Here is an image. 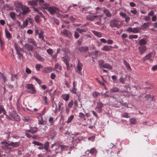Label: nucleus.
<instances>
[{"label":"nucleus","mask_w":157,"mask_h":157,"mask_svg":"<svg viewBox=\"0 0 157 157\" xmlns=\"http://www.w3.org/2000/svg\"><path fill=\"white\" fill-rule=\"evenodd\" d=\"M103 12L107 17H111L112 14L107 9H105L103 10Z\"/></svg>","instance_id":"22"},{"label":"nucleus","mask_w":157,"mask_h":157,"mask_svg":"<svg viewBox=\"0 0 157 157\" xmlns=\"http://www.w3.org/2000/svg\"><path fill=\"white\" fill-rule=\"evenodd\" d=\"M105 62V61L102 60L101 59L98 62V64L99 67L101 68H103V65H104V63Z\"/></svg>","instance_id":"35"},{"label":"nucleus","mask_w":157,"mask_h":157,"mask_svg":"<svg viewBox=\"0 0 157 157\" xmlns=\"http://www.w3.org/2000/svg\"><path fill=\"white\" fill-rule=\"evenodd\" d=\"M139 40V44L140 46H145L147 42V39L146 38H143Z\"/></svg>","instance_id":"11"},{"label":"nucleus","mask_w":157,"mask_h":157,"mask_svg":"<svg viewBox=\"0 0 157 157\" xmlns=\"http://www.w3.org/2000/svg\"><path fill=\"white\" fill-rule=\"evenodd\" d=\"M101 17V15H100V16L98 15H92L91 14L88 15L86 17L87 20L90 21H93L97 17Z\"/></svg>","instance_id":"12"},{"label":"nucleus","mask_w":157,"mask_h":157,"mask_svg":"<svg viewBox=\"0 0 157 157\" xmlns=\"http://www.w3.org/2000/svg\"><path fill=\"white\" fill-rule=\"evenodd\" d=\"M56 135V132L54 131H52L51 133L50 136L51 138L53 139Z\"/></svg>","instance_id":"52"},{"label":"nucleus","mask_w":157,"mask_h":157,"mask_svg":"<svg viewBox=\"0 0 157 157\" xmlns=\"http://www.w3.org/2000/svg\"><path fill=\"white\" fill-rule=\"evenodd\" d=\"M54 146L56 147V150L57 149H59L60 150V151H62L63 148V146L59 145H57L55 143L52 145L51 147L52 148Z\"/></svg>","instance_id":"19"},{"label":"nucleus","mask_w":157,"mask_h":157,"mask_svg":"<svg viewBox=\"0 0 157 157\" xmlns=\"http://www.w3.org/2000/svg\"><path fill=\"white\" fill-rule=\"evenodd\" d=\"M103 104L100 101L97 102V105L95 108V109L99 113H101L102 112V108L103 106Z\"/></svg>","instance_id":"7"},{"label":"nucleus","mask_w":157,"mask_h":157,"mask_svg":"<svg viewBox=\"0 0 157 157\" xmlns=\"http://www.w3.org/2000/svg\"><path fill=\"white\" fill-rule=\"evenodd\" d=\"M79 36V35L77 31L75 32L74 37L75 39H78Z\"/></svg>","instance_id":"63"},{"label":"nucleus","mask_w":157,"mask_h":157,"mask_svg":"<svg viewBox=\"0 0 157 157\" xmlns=\"http://www.w3.org/2000/svg\"><path fill=\"white\" fill-rule=\"evenodd\" d=\"M42 102L44 105H47L48 104V98L46 96L43 97L42 98Z\"/></svg>","instance_id":"30"},{"label":"nucleus","mask_w":157,"mask_h":157,"mask_svg":"<svg viewBox=\"0 0 157 157\" xmlns=\"http://www.w3.org/2000/svg\"><path fill=\"white\" fill-rule=\"evenodd\" d=\"M14 4L17 8H22V4L20 2L16 1L14 2Z\"/></svg>","instance_id":"24"},{"label":"nucleus","mask_w":157,"mask_h":157,"mask_svg":"<svg viewBox=\"0 0 157 157\" xmlns=\"http://www.w3.org/2000/svg\"><path fill=\"white\" fill-rule=\"evenodd\" d=\"M99 94V93L97 92H94L92 93V95L94 98H96Z\"/></svg>","instance_id":"54"},{"label":"nucleus","mask_w":157,"mask_h":157,"mask_svg":"<svg viewBox=\"0 0 157 157\" xmlns=\"http://www.w3.org/2000/svg\"><path fill=\"white\" fill-rule=\"evenodd\" d=\"M152 55V52H150L148 54H147L144 58L143 59L144 61L148 60L149 61H151L152 59H151V57Z\"/></svg>","instance_id":"18"},{"label":"nucleus","mask_w":157,"mask_h":157,"mask_svg":"<svg viewBox=\"0 0 157 157\" xmlns=\"http://www.w3.org/2000/svg\"><path fill=\"white\" fill-rule=\"evenodd\" d=\"M34 19L36 23H39V16L38 15H36L34 18Z\"/></svg>","instance_id":"58"},{"label":"nucleus","mask_w":157,"mask_h":157,"mask_svg":"<svg viewBox=\"0 0 157 157\" xmlns=\"http://www.w3.org/2000/svg\"><path fill=\"white\" fill-rule=\"evenodd\" d=\"M28 23V20L26 19L23 22L22 25L20 26L21 28L23 29L27 25Z\"/></svg>","instance_id":"31"},{"label":"nucleus","mask_w":157,"mask_h":157,"mask_svg":"<svg viewBox=\"0 0 157 157\" xmlns=\"http://www.w3.org/2000/svg\"><path fill=\"white\" fill-rule=\"evenodd\" d=\"M63 51L64 52L65 54L67 55L69 54L70 53V50L67 48H65L63 49Z\"/></svg>","instance_id":"50"},{"label":"nucleus","mask_w":157,"mask_h":157,"mask_svg":"<svg viewBox=\"0 0 157 157\" xmlns=\"http://www.w3.org/2000/svg\"><path fill=\"white\" fill-rule=\"evenodd\" d=\"M22 13L23 14H25L30 11L29 8L25 6L22 8Z\"/></svg>","instance_id":"17"},{"label":"nucleus","mask_w":157,"mask_h":157,"mask_svg":"<svg viewBox=\"0 0 157 157\" xmlns=\"http://www.w3.org/2000/svg\"><path fill=\"white\" fill-rule=\"evenodd\" d=\"M53 70V69L51 67H45L43 69V71L45 73H49Z\"/></svg>","instance_id":"20"},{"label":"nucleus","mask_w":157,"mask_h":157,"mask_svg":"<svg viewBox=\"0 0 157 157\" xmlns=\"http://www.w3.org/2000/svg\"><path fill=\"white\" fill-rule=\"evenodd\" d=\"M119 15L122 17H123L124 18L125 17H126L127 16V15L126 14L123 13L122 12H120L119 13Z\"/></svg>","instance_id":"57"},{"label":"nucleus","mask_w":157,"mask_h":157,"mask_svg":"<svg viewBox=\"0 0 157 157\" xmlns=\"http://www.w3.org/2000/svg\"><path fill=\"white\" fill-rule=\"evenodd\" d=\"M55 68L56 69H58L59 70H61L62 69L61 66L58 63H56L55 64Z\"/></svg>","instance_id":"47"},{"label":"nucleus","mask_w":157,"mask_h":157,"mask_svg":"<svg viewBox=\"0 0 157 157\" xmlns=\"http://www.w3.org/2000/svg\"><path fill=\"white\" fill-rule=\"evenodd\" d=\"M88 48L87 47L82 46L79 48V50L81 52H84L87 51Z\"/></svg>","instance_id":"26"},{"label":"nucleus","mask_w":157,"mask_h":157,"mask_svg":"<svg viewBox=\"0 0 157 157\" xmlns=\"http://www.w3.org/2000/svg\"><path fill=\"white\" fill-rule=\"evenodd\" d=\"M125 80L126 78H123L122 77L120 78L119 79V82L123 84H124V83Z\"/></svg>","instance_id":"48"},{"label":"nucleus","mask_w":157,"mask_h":157,"mask_svg":"<svg viewBox=\"0 0 157 157\" xmlns=\"http://www.w3.org/2000/svg\"><path fill=\"white\" fill-rule=\"evenodd\" d=\"M47 52L50 55H52L53 53V51L52 49L49 48L47 50Z\"/></svg>","instance_id":"56"},{"label":"nucleus","mask_w":157,"mask_h":157,"mask_svg":"<svg viewBox=\"0 0 157 157\" xmlns=\"http://www.w3.org/2000/svg\"><path fill=\"white\" fill-rule=\"evenodd\" d=\"M74 105L76 106L81 108L82 107V102L81 101V99L79 98L78 100H75L74 101Z\"/></svg>","instance_id":"15"},{"label":"nucleus","mask_w":157,"mask_h":157,"mask_svg":"<svg viewBox=\"0 0 157 157\" xmlns=\"http://www.w3.org/2000/svg\"><path fill=\"white\" fill-rule=\"evenodd\" d=\"M25 87L28 90L29 92L30 93L34 94L36 93V90L34 86L32 84H26Z\"/></svg>","instance_id":"3"},{"label":"nucleus","mask_w":157,"mask_h":157,"mask_svg":"<svg viewBox=\"0 0 157 157\" xmlns=\"http://www.w3.org/2000/svg\"><path fill=\"white\" fill-rule=\"evenodd\" d=\"M9 115L10 116L13 118L16 121H19L20 119L19 117L16 112L11 110L9 111Z\"/></svg>","instance_id":"4"},{"label":"nucleus","mask_w":157,"mask_h":157,"mask_svg":"<svg viewBox=\"0 0 157 157\" xmlns=\"http://www.w3.org/2000/svg\"><path fill=\"white\" fill-rule=\"evenodd\" d=\"M49 146V143L48 142H47L44 144V148L46 151H48V150Z\"/></svg>","instance_id":"51"},{"label":"nucleus","mask_w":157,"mask_h":157,"mask_svg":"<svg viewBox=\"0 0 157 157\" xmlns=\"http://www.w3.org/2000/svg\"><path fill=\"white\" fill-rule=\"evenodd\" d=\"M6 112L2 105H0V117L1 118L3 117L4 115H6Z\"/></svg>","instance_id":"14"},{"label":"nucleus","mask_w":157,"mask_h":157,"mask_svg":"<svg viewBox=\"0 0 157 157\" xmlns=\"http://www.w3.org/2000/svg\"><path fill=\"white\" fill-rule=\"evenodd\" d=\"M62 60L65 63L67 66V70H69V58L68 56H65L62 58Z\"/></svg>","instance_id":"9"},{"label":"nucleus","mask_w":157,"mask_h":157,"mask_svg":"<svg viewBox=\"0 0 157 157\" xmlns=\"http://www.w3.org/2000/svg\"><path fill=\"white\" fill-rule=\"evenodd\" d=\"M128 37V35L125 33H123L121 36L123 40V41L124 40V39L127 37Z\"/></svg>","instance_id":"64"},{"label":"nucleus","mask_w":157,"mask_h":157,"mask_svg":"<svg viewBox=\"0 0 157 157\" xmlns=\"http://www.w3.org/2000/svg\"><path fill=\"white\" fill-rule=\"evenodd\" d=\"M49 4H45L44 6H43V8L48 10L51 14H54L56 13L59 11V9L57 7L54 6H50Z\"/></svg>","instance_id":"1"},{"label":"nucleus","mask_w":157,"mask_h":157,"mask_svg":"<svg viewBox=\"0 0 157 157\" xmlns=\"http://www.w3.org/2000/svg\"><path fill=\"white\" fill-rule=\"evenodd\" d=\"M60 33L62 34L67 36L70 39L72 38L71 33L70 31L66 29H64L63 31H61Z\"/></svg>","instance_id":"6"},{"label":"nucleus","mask_w":157,"mask_h":157,"mask_svg":"<svg viewBox=\"0 0 157 157\" xmlns=\"http://www.w3.org/2000/svg\"><path fill=\"white\" fill-rule=\"evenodd\" d=\"M140 28L139 27H129L126 29V31L129 32H132L133 33H140Z\"/></svg>","instance_id":"5"},{"label":"nucleus","mask_w":157,"mask_h":157,"mask_svg":"<svg viewBox=\"0 0 157 157\" xmlns=\"http://www.w3.org/2000/svg\"><path fill=\"white\" fill-rule=\"evenodd\" d=\"M1 144L2 145V147H7L10 146V144L5 141L1 142Z\"/></svg>","instance_id":"33"},{"label":"nucleus","mask_w":157,"mask_h":157,"mask_svg":"<svg viewBox=\"0 0 157 157\" xmlns=\"http://www.w3.org/2000/svg\"><path fill=\"white\" fill-rule=\"evenodd\" d=\"M5 34L6 38L8 40H10L11 38V35L10 33L6 29L5 30Z\"/></svg>","instance_id":"37"},{"label":"nucleus","mask_w":157,"mask_h":157,"mask_svg":"<svg viewBox=\"0 0 157 157\" xmlns=\"http://www.w3.org/2000/svg\"><path fill=\"white\" fill-rule=\"evenodd\" d=\"M25 48L26 49L29 51H32V50L33 48L29 44H26L24 45Z\"/></svg>","instance_id":"32"},{"label":"nucleus","mask_w":157,"mask_h":157,"mask_svg":"<svg viewBox=\"0 0 157 157\" xmlns=\"http://www.w3.org/2000/svg\"><path fill=\"white\" fill-rule=\"evenodd\" d=\"M28 4L31 6H36L37 5V1L36 0H32L28 2Z\"/></svg>","instance_id":"27"},{"label":"nucleus","mask_w":157,"mask_h":157,"mask_svg":"<svg viewBox=\"0 0 157 157\" xmlns=\"http://www.w3.org/2000/svg\"><path fill=\"white\" fill-rule=\"evenodd\" d=\"M95 10H96V11L95 13H92V14H99L100 13V11H101L102 10V9L101 8H100L98 7H96L95 8Z\"/></svg>","instance_id":"41"},{"label":"nucleus","mask_w":157,"mask_h":157,"mask_svg":"<svg viewBox=\"0 0 157 157\" xmlns=\"http://www.w3.org/2000/svg\"><path fill=\"white\" fill-rule=\"evenodd\" d=\"M129 121L130 123L132 124H135L136 123V121L134 118L130 119Z\"/></svg>","instance_id":"39"},{"label":"nucleus","mask_w":157,"mask_h":157,"mask_svg":"<svg viewBox=\"0 0 157 157\" xmlns=\"http://www.w3.org/2000/svg\"><path fill=\"white\" fill-rule=\"evenodd\" d=\"M43 34V31H41L40 33V38L41 39L44 41Z\"/></svg>","instance_id":"59"},{"label":"nucleus","mask_w":157,"mask_h":157,"mask_svg":"<svg viewBox=\"0 0 157 157\" xmlns=\"http://www.w3.org/2000/svg\"><path fill=\"white\" fill-rule=\"evenodd\" d=\"M74 118V116L73 115H71L68 118L66 122L67 124H69L71 122L72 120Z\"/></svg>","instance_id":"38"},{"label":"nucleus","mask_w":157,"mask_h":157,"mask_svg":"<svg viewBox=\"0 0 157 157\" xmlns=\"http://www.w3.org/2000/svg\"><path fill=\"white\" fill-rule=\"evenodd\" d=\"M45 4H48L44 2L43 0H40V6H42L43 7V6H44Z\"/></svg>","instance_id":"60"},{"label":"nucleus","mask_w":157,"mask_h":157,"mask_svg":"<svg viewBox=\"0 0 157 157\" xmlns=\"http://www.w3.org/2000/svg\"><path fill=\"white\" fill-rule=\"evenodd\" d=\"M49 122L50 124L51 125H53L54 124V118L52 117H50L49 119Z\"/></svg>","instance_id":"43"},{"label":"nucleus","mask_w":157,"mask_h":157,"mask_svg":"<svg viewBox=\"0 0 157 157\" xmlns=\"http://www.w3.org/2000/svg\"><path fill=\"white\" fill-rule=\"evenodd\" d=\"M61 96L63 99L65 101H67L69 98V95L68 94H63Z\"/></svg>","instance_id":"23"},{"label":"nucleus","mask_w":157,"mask_h":157,"mask_svg":"<svg viewBox=\"0 0 157 157\" xmlns=\"http://www.w3.org/2000/svg\"><path fill=\"white\" fill-rule=\"evenodd\" d=\"M147 27H148L147 24L145 23L142 25V29L143 30H144Z\"/></svg>","instance_id":"61"},{"label":"nucleus","mask_w":157,"mask_h":157,"mask_svg":"<svg viewBox=\"0 0 157 157\" xmlns=\"http://www.w3.org/2000/svg\"><path fill=\"white\" fill-rule=\"evenodd\" d=\"M121 116L125 118H128L130 116L129 115V113H123Z\"/></svg>","instance_id":"44"},{"label":"nucleus","mask_w":157,"mask_h":157,"mask_svg":"<svg viewBox=\"0 0 157 157\" xmlns=\"http://www.w3.org/2000/svg\"><path fill=\"white\" fill-rule=\"evenodd\" d=\"M103 68L108 69L110 70H112L113 69V67L108 63L104 64Z\"/></svg>","instance_id":"29"},{"label":"nucleus","mask_w":157,"mask_h":157,"mask_svg":"<svg viewBox=\"0 0 157 157\" xmlns=\"http://www.w3.org/2000/svg\"><path fill=\"white\" fill-rule=\"evenodd\" d=\"M37 130V129L36 127H32L28 131L32 133H34Z\"/></svg>","instance_id":"42"},{"label":"nucleus","mask_w":157,"mask_h":157,"mask_svg":"<svg viewBox=\"0 0 157 157\" xmlns=\"http://www.w3.org/2000/svg\"><path fill=\"white\" fill-rule=\"evenodd\" d=\"M138 36L137 35H131L129 36V38L130 39H137L138 38Z\"/></svg>","instance_id":"46"},{"label":"nucleus","mask_w":157,"mask_h":157,"mask_svg":"<svg viewBox=\"0 0 157 157\" xmlns=\"http://www.w3.org/2000/svg\"><path fill=\"white\" fill-rule=\"evenodd\" d=\"M110 91L111 93L120 92L119 88L113 87L110 90Z\"/></svg>","instance_id":"28"},{"label":"nucleus","mask_w":157,"mask_h":157,"mask_svg":"<svg viewBox=\"0 0 157 157\" xmlns=\"http://www.w3.org/2000/svg\"><path fill=\"white\" fill-rule=\"evenodd\" d=\"M146 46H139L138 47V49L140 54H143L146 50Z\"/></svg>","instance_id":"13"},{"label":"nucleus","mask_w":157,"mask_h":157,"mask_svg":"<svg viewBox=\"0 0 157 157\" xmlns=\"http://www.w3.org/2000/svg\"><path fill=\"white\" fill-rule=\"evenodd\" d=\"M52 108H55L54 112L56 113L57 110V106L56 104L55 101H53L52 103Z\"/></svg>","instance_id":"40"},{"label":"nucleus","mask_w":157,"mask_h":157,"mask_svg":"<svg viewBox=\"0 0 157 157\" xmlns=\"http://www.w3.org/2000/svg\"><path fill=\"white\" fill-rule=\"evenodd\" d=\"M113 47L110 46L105 45L102 48H101V50L103 51L108 52L111 51Z\"/></svg>","instance_id":"16"},{"label":"nucleus","mask_w":157,"mask_h":157,"mask_svg":"<svg viewBox=\"0 0 157 157\" xmlns=\"http://www.w3.org/2000/svg\"><path fill=\"white\" fill-rule=\"evenodd\" d=\"M145 98L147 99V101H150L153 100V98L150 95L148 94L145 96Z\"/></svg>","instance_id":"45"},{"label":"nucleus","mask_w":157,"mask_h":157,"mask_svg":"<svg viewBox=\"0 0 157 157\" xmlns=\"http://www.w3.org/2000/svg\"><path fill=\"white\" fill-rule=\"evenodd\" d=\"M130 12L134 15H136L137 13L136 9L135 8H132V9L130 10Z\"/></svg>","instance_id":"49"},{"label":"nucleus","mask_w":157,"mask_h":157,"mask_svg":"<svg viewBox=\"0 0 157 157\" xmlns=\"http://www.w3.org/2000/svg\"><path fill=\"white\" fill-rule=\"evenodd\" d=\"M92 32L95 36L98 37H101L102 36V33L100 32L95 30H92Z\"/></svg>","instance_id":"21"},{"label":"nucleus","mask_w":157,"mask_h":157,"mask_svg":"<svg viewBox=\"0 0 157 157\" xmlns=\"http://www.w3.org/2000/svg\"><path fill=\"white\" fill-rule=\"evenodd\" d=\"M76 30L78 32L80 33H85L87 31V30L86 29H80L79 28L76 29Z\"/></svg>","instance_id":"36"},{"label":"nucleus","mask_w":157,"mask_h":157,"mask_svg":"<svg viewBox=\"0 0 157 157\" xmlns=\"http://www.w3.org/2000/svg\"><path fill=\"white\" fill-rule=\"evenodd\" d=\"M20 144V143L19 142H12L10 144V146H11L13 147H17Z\"/></svg>","instance_id":"25"},{"label":"nucleus","mask_w":157,"mask_h":157,"mask_svg":"<svg viewBox=\"0 0 157 157\" xmlns=\"http://www.w3.org/2000/svg\"><path fill=\"white\" fill-rule=\"evenodd\" d=\"M73 104V101L72 100H71L68 103V107L69 108L72 107V106Z\"/></svg>","instance_id":"62"},{"label":"nucleus","mask_w":157,"mask_h":157,"mask_svg":"<svg viewBox=\"0 0 157 157\" xmlns=\"http://www.w3.org/2000/svg\"><path fill=\"white\" fill-rule=\"evenodd\" d=\"M10 17L13 20H14L15 18V13L14 12H11L10 13Z\"/></svg>","instance_id":"53"},{"label":"nucleus","mask_w":157,"mask_h":157,"mask_svg":"<svg viewBox=\"0 0 157 157\" xmlns=\"http://www.w3.org/2000/svg\"><path fill=\"white\" fill-rule=\"evenodd\" d=\"M123 63L127 70H131V68L129 64L125 60H124Z\"/></svg>","instance_id":"34"},{"label":"nucleus","mask_w":157,"mask_h":157,"mask_svg":"<svg viewBox=\"0 0 157 157\" xmlns=\"http://www.w3.org/2000/svg\"><path fill=\"white\" fill-rule=\"evenodd\" d=\"M31 79L35 80L36 82L39 84V79L35 76H32L31 77Z\"/></svg>","instance_id":"55"},{"label":"nucleus","mask_w":157,"mask_h":157,"mask_svg":"<svg viewBox=\"0 0 157 157\" xmlns=\"http://www.w3.org/2000/svg\"><path fill=\"white\" fill-rule=\"evenodd\" d=\"M97 151L94 148H91L89 151L87 150L85 152V154H88L89 155H90L91 156L95 155L97 154Z\"/></svg>","instance_id":"8"},{"label":"nucleus","mask_w":157,"mask_h":157,"mask_svg":"<svg viewBox=\"0 0 157 157\" xmlns=\"http://www.w3.org/2000/svg\"><path fill=\"white\" fill-rule=\"evenodd\" d=\"M83 65L79 60H78V63L77 67V70L78 73L81 75H82L81 71L82 69Z\"/></svg>","instance_id":"10"},{"label":"nucleus","mask_w":157,"mask_h":157,"mask_svg":"<svg viewBox=\"0 0 157 157\" xmlns=\"http://www.w3.org/2000/svg\"><path fill=\"white\" fill-rule=\"evenodd\" d=\"M121 25V22L117 20H113L110 21L109 25L111 28H119Z\"/></svg>","instance_id":"2"}]
</instances>
